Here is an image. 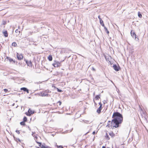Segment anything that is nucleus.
Instances as JSON below:
<instances>
[{
  "mask_svg": "<svg viewBox=\"0 0 148 148\" xmlns=\"http://www.w3.org/2000/svg\"><path fill=\"white\" fill-rule=\"evenodd\" d=\"M6 24V22L5 21H2V24L3 25H5Z\"/></svg>",
  "mask_w": 148,
  "mask_h": 148,
  "instance_id": "23",
  "label": "nucleus"
},
{
  "mask_svg": "<svg viewBox=\"0 0 148 148\" xmlns=\"http://www.w3.org/2000/svg\"><path fill=\"white\" fill-rule=\"evenodd\" d=\"M102 148H106L105 147L103 146L102 147Z\"/></svg>",
  "mask_w": 148,
  "mask_h": 148,
  "instance_id": "37",
  "label": "nucleus"
},
{
  "mask_svg": "<svg viewBox=\"0 0 148 148\" xmlns=\"http://www.w3.org/2000/svg\"><path fill=\"white\" fill-rule=\"evenodd\" d=\"M109 134L112 138H114L116 136V135L112 131H110Z\"/></svg>",
  "mask_w": 148,
  "mask_h": 148,
  "instance_id": "10",
  "label": "nucleus"
},
{
  "mask_svg": "<svg viewBox=\"0 0 148 148\" xmlns=\"http://www.w3.org/2000/svg\"><path fill=\"white\" fill-rule=\"evenodd\" d=\"M113 67L114 70L117 71H119L120 69V67L117 66L116 64H114Z\"/></svg>",
  "mask_w": 148,
  "mask_h": 148,
  "instance_id": "9",
  "label": "nucleus"
},
{
  "mask_svg": "<svg viewBox=\"0 0 148 148\" xmlns=\"http://www.w3.org/2000/svg\"><path fill=\"white\" fill-rule=\"evenodd\" d=\"M27 119L26 117L25 116L24 117L23 119V121L24 122H26L27 121Z\"/></svg>",
  "mask_w": 148,
  "mask_h": 148,
  "instance_id": "21",
  "label": "nucleus"
},
{
  "mask_svg": "<svg viewBox=\"0 0 148 148\" xmlns=\"http://www.w3.org/2000/svg\"><path fill=\"white\" fill-rule=\"evenodd\" d=\"M36 142L38 145L39 147H36L37 148H48L49 147L46 146L45 143L42 144L40 142H39L37 140H36Z\"/></svg>",
  "mask_w": 148,
  "mask_h": 148,
  "instance_id": "3",
  "label": "nucleus"
},
{
  "mask_svg": "<svg viewBox=\"0 0 148 148\" xmlns=\"http://www.w3.org/2000/svg\"><path fill=\"white\" fill-rule=\"evenodd\" d=\"M12 46L14 47H16L17 46V45L16 42H14L12 43Z\"/></svg>",
  "mask_w": 148,
  "mask_h": 148,
  "instance_id": "19",
  "label": "nucleus"
},
{
  "mask_svg": "<svg viewBox=\"0 0 148 148\" xmlns=\"http://www.w3.org/2000/svg\"><path fill=\"white\" fill-rule=\"evenodd\" d=\"M57 90L59 92H61L62 91L61 90H59L58 88H57Z\"/></svg>",
  "mask_w": 148,
  "mask_h": 148,
  "instance_id": "31",
  "label": "nucleus"
},
{
  "mask_svg": "<svg viewBox=\"0 0 148 148\" xmlns=\"http://www.w3.org/2000/svg\"><path fill=\"white\" fill-rule=\"evenodd\" d=\"M3 33L5 37H7L8 36V34L7 31H5L3 32Z\"/></svg>",
  "mask_w": 148,
  "mask_h": 148,
  "instance_id": "14",
  "label": "nucleus"
},
{
  "mask_svg": "<svg viewBox=\"0 0 148 148\" xmlns=\"http://www.w3.org/2000/svg\"><path fill=\"white\" fill-rule=\"evenodd\" d=\"M16 56L18 60H21L23 59V55L22 53H17Z\"/></svg>",
  "mask_w": 148,
  "mask_h": 148,
  "instance_id": "5",
  "label": "nucleus"
},
{
  "mask_svg": "<svg viewBox=\"0 0 148 148\" xmlns=\"http://www.w3.org/2000/svg\"><path fill=\"white\" fill-rule=\"evenodd\" d=\"M57 103H59V105L60 106L62 104V102L60 101H59Z\"/></svg>",
  "mask_w": 148,
  "mask_h": 148,
  "instance_id": "26",
  "label": "nucleus"
},
{
  "mask_svg": "<svg viewBox=\"0 0 148 148\" xmlns=\"http://www.w3.org/2000/svg\"><path fill=\"white\" fill-rule=\"evenodd\" d=\"M21 90H23L24 91H26L27 92V93H29V90L26 88L25 87L22 88H21Z\"/></svg>",
  "mask_w": 148,
  "mask_h": 148,
  "instance_id": "13",
  "label": "nucleus"
},
{
  "mask_svg": "<svg viewBox=\"0 0 148 148\" xmlns=\"http://www.w3.org/2000/svg\"><path fill=\"white\" fill-rule=\"evenodd\" d=\"M105 28L106 29V31H107V33L108 34L109 33V32L108 31V30H107V29L105 27Z\"/></svg>",
  "mask_w": 148,
  "mask_h": 148,
  "instance_id": "29",
  "label": "nucleus"
},
{
  "mask_svg": "<svg viewBox=\"0 0 148 148\" xmlns=\"http://www.w3.org/2000/svg\"><path fill=\"white\" fill-rule=\"evenodd\" d=\"M51 92V91L49 90H47L41 92L40 93V95L42 97L48 96V93Z\"/></svg>",
  "mask_w": 148,
  "mask_h": 148,
  "instance_id": "2",
  "label": "nucleus"
},
{
  "mask_svg": "<svg viewBox=\"0 0 148 148\" xmlns=\"http://www.w3.org/2000/svg\"><path fill=\"white\" fill-rule=\"evenodd\" d=\"M57 148H63V147L62 145H57Z\"/></svg>",
  "mask_w": 148,
  "mask_h": 148,
  "instance_id": "24",
  "label": "nucleus"
},
{
  "mask_svg": "<svg viewBox=\"0 0 148 148\" xmlns=\"http://www.w3.org/2000/svg\"><path fill=\"white\" fill-rule=\"evenodd\" d=\"M98 18H99V20L101 19V18L100 17V15H99L98 16Z\"/></svg>",
  "mask_w": 148,
  "mask_h": 148,
  "instance_id": "32",
  "label": "nucleus"
},
{
  "mask_svg": "<svg viewBox=\"0 0 148 148\" xmlns=\"http://www.w3.org/2000/svg\"><path fill=\"white\" fill-rule=\"evenodd\" d=\"M52 56L51 55H49L48 57V59L49 61H51L52 60Z\"/></svg>",
  "mask_w": 148,
  "mask_h": 148,
  "instance_id": "17",
  "label": "nucleus"
},
{
  "mask_svg": "<svg viewBox=\"0 0 148 148\" xmlns=\"http://www.w3.org/2000/svg\"><path fill=\"white\" fill-rule=\"evenodd\" d=\"M131 34L133 38L135 39H136L137 38L136 35L135 33L132 31L131 32Z\"/></svg>",
  "mask_w": 148,
  "mask_h": 148,
  "instance_id": "11",
  "label": "nucleus"
},
{
  "mask_svg": "<svg viewBox=\"0 0 148 148\" xmlns=\"http://www.w3.org/2000/svg\"><path fill=\"white\" fill-rule=\"evenodd\" d=\"M15 33H17V35L16 36H18L20 34V31H18V29H16L15 31Z\"/></svg>",
  "mask_w": 148,
  "mask_h": 148,
  "instance_id": "18",
  "label": "nucleus"
},
{
  "mask_svg": "<svg viewBox=\"0 0 148 148\" xmlns=\"http://www.w3.org/2000/svg\"><path fill=\"white\" fill-rule=\"evenodd\" d=\"M16 132L18 134H20L19 131V130H16Z\"/></svg>",
  "mask_w": 148,
  "mask_h": 148,
  "instance_id": "28",
  "label": "nucleus"
},
{
  "mask_svg": "<svg viewBox=\"0 0 148 148\" xmlns=\"http://www.w3.org/2000/svg\"><path fill=\"white\" fill-rule=\"evenodd\" d=\"M100 23L101 25L105 27L104 24L103 23V21L102 20V19H101L99 20Z\"/></svg>",
  "mask_w": 148,
  "mask_h": 148,
  "instance_id": "15",
  "label": "nucleus"
},
{
  "mask_svg": "<svg viewBox=\"0 0 148 148\" xmlns=\"http://www.w3.org/2000/svg\"><path fill=\"white\" fill-rule=\"evenodd\" d=\"M20 124L21 125L25 126V122L22 121L20 123Z\"/></svg>",
  "mask_w": 148,
  "mask_h": 148,
  "instance_id": "20",
  "label": "nucleus"
},
{
  "mask_svg": "<svg viewBox=\"0 0 148 148\" xmlns=\"http://www.w3.org/2000/svg\"><path fill=\"white\" fill-rule=\"evenodd\" d=\"M113 118L111 121H109L106 127H112L117 128L119 126V124L121 123L123 121V117L122 115L118 112H114L112 116Z\"/></svg>",
  "mask_w": 148,
  "mask_h": 148,
  "instance_id": "1",
  "label": "nucleus"
},
{
  "mask_svg": "<svg viewBox=\"0 0 148 148\" xmlns=\"http://www.w3.org/2000/svg\"><path fill=\"white\" fill-rule=\"evenodd\" d=\"M105 138L107 140H109L110 139V137L107 133H106V135L105 136Z\"/></svg>",
  "mask_w": 148,
  "mask_h": 148,
  "instance_id": "12",
  "label": "nucleus"
},
{
  "mask_svg": "<svg viewBox=\"0 0 148 148\" xmlns=\"http://www.w3.org/2000/svg\"><path fill=\"white\" fill-rule=\"evenodd\" d=\"M15 139L16 140V141L17 142H21V140L18 138H16Z\"/></svg>",
  "mask_w": 148,
  "mask_h": 148,
  "instance_id": "25",
  "label": "nucleus"
},
{
  "mask_svg": "<svg viewBox=\"0 0 148 148\" xmlns=\"http://www.w3.org/2000/svg\"><path fill=\"white\" fill-rule=\"evenodd\" d=\"M138 16L140 18H142V14L140 13V12H138Z\"/></svg>",
  "mask_w": 148,
  "mask_h": 148,
  "instance_id": "22",
  "label": "nucleus"
},
{
  "mask_svg": "<svg viewBox=\"0 0 148 148\" xmlns=\"http://www.w3.org/2000/svg\"><path fill=\"white\" fill-rule=\"evenodd\" d=\"M100 95H97L95 96V100H98L99 99H100Z\"/></svg>",
  "mask_w": 148,
  "mask_h": 148,
  "instance_id": "16",
  "label": "nucleus"
},
{
  "mask_svg": "<svg viewBox=\"0 0 148 148\" xmlns=\"http://www.w3.org/2000/svg\"><path fill=\"white\" fill-rule=\"evenodd\" d=\"M92 70L93 71H95V69L94 68H92Z\"/></svg>",
  "mask_w": 148,
  "mask_h": 148,
  "instance_id": "34",
  "label": "nucleus"
},
{
  "mask_svg": "<svg viewBox=\"0 0 148 148\" xmlns=\"http://www.w3.org/2000/svg\"><path fill=\"white\" fill-rule=\"evenodd\" d=\"M99 105L100 106L99 107L97 110V112L98 114H99L101 113V111L102 110V104L101 102H99Z\"/></svg>",
  "mask_w": 148,
  "mask_h": 148,
  "instance_id": "7",
  "label": "nucleus"
},
{
  "mask_svg": "<svg viewBox=\"0 0 148 148\" xmlns=\"http://www.w3.org/2000/svg\"><path fill=\"white\" fill-rule=\"evenodd\" d=\"M4 91L5 92H7L8 91V90L6 89H4Z\"/></svg>",
  "mask_w": 148,
  "mask_h": 148,
  "instance_id": "30",
  "label": "nucleus"
},
{
  "mask_svg": "<svg viewBox=\"0 0 148 148\" xmlns=\"http://www.w3.org/2000/svg\"><path fill=\"white\" fill-rule=\"evenodd\" d=\"M104 57H105V58H106V60H107V59H106V56L104 55Z\"/></svg>",
  "mask_w": 148,
  "mask_h": 148,
  "instance_id": "36",
  "label": "nucleus"
},
{
  "mask_svg": "<svg viewBox=\"0 0 148 148\" xmlns=\"http://www.w3.org/2000/svg\"><path fill=\"white\" fill-rule=\"evenodd\" d=\"M9 60L10 61H13V60L12 59H10Z\"/></svg>",
  "mask_w": 148,
  "mask_h": 148,
  "instance_id": "35",
  "label": "nucleus"
},
{
  "mask_svg": "<svg viewBox=\"0 0 148 148\" xmlns=\"http://www.w3.org/2000/svg\"><path fill=\"white\" fill-rule=\"evenodd\" d=\"M95 134V131H94L92 132V134L94 135Z\"/></svg>",
  "mask_w": 148,
  "mask_h": 148,
  "instance_id": "33",
  "label": "nucleus"
},
{
  "mask_svg": "<svg viewBox=\"0 0 148 148\" xmlns=\"http://www.w3.org/2000/svg\"><path fill=\"white\" fill-rule=\"evenodd\" d=\"M103 103L104 104L107 103V101L106 100H104L103 101Z\"/></svg>",
  "mask_w": 148,
  "mask_h": 148,
  "instance_id": "27",
  "label": "nucleus"
},
{
  "mask_svg": "<svg viewBox=\"0 0 148 148\" xmlns=\"http://www.w3.org/2000/svg\"><path fill=\"white\" fill-rule=\"evenodd\" d=\"M52 65L55 67H59L61 66V63L59 61L55 60Z\"/></svg>",
  "mask_w": 148,
  "mask_h": 148,
  "instance_id": "4",
  "label": "nucleus"
},
{
  "mask_svg": "<svg viewBox=\"0 0 148 148\" xmlns=\"http://www.w3.org/2000/svg\"><path fill=\"white\" fill-rule=\"evenodd\" d=\"M24 61L25 62L28 66L31 67L32 66V63L31 61H28L25 59Z\"/></svg>",
  "mask_w": 148,
  "mask_h": 148,
  "instance_id": "8",
  "label": "nucleus"
},
{
  "mask_svg": "<svg viewBox=\"0 0 148 148\" xmlns=\"http://www.w3.org/2000/svg\"><path fill=\"white\" fill-rule=\"evenodd\" d=\"M34 111L32 110L31 109L29 108L28 110V112H26L25 114L27 116H30L31 115L34 114Z\"/></svg>",
  "mask_w": 148,
  "mask_h": 148,
  "instance_id": "6",
  "label": "nucleus"
}]
</instances>
